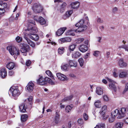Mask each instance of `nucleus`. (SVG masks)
<instances>
[{"label": "nucleus", "instance_id": "47", "mask_svg": "<svg viewBox=\"0 0 128 128\" xmlns=\"http://www.w3.org/2000/svg\"><path fill=\"white\" fill-rule=\"evenodd\" d=\"M59 42L61 44L66 42L65 38H61L59 40Z\"/></svg>", "mask_w": 128, "mask_h": 128}, {"label": "nucleus", "instance_id": "41", "mask_svg": "<svg viewBox=\"0 0 128 128\" xmlns=\"http://www.w3.org/2000/svg\"><path fill=\"white\" fill-rule=\"evenodd\" d=\"M59 116L58 114H56L55 117V122L56 124H58L59 122Z\"/></svg>", "mask_w": 128, "mask_h": 128}, {"label": "nucleus", "instance_id": "11", "mask_svg": "<svg viewBox=\"0 0 128 128\" xmlns=\"http://www.w3.org/2000/svg\"><path fill=\"white\" fill-rule=\"evenodd\" d=\"M78 27V29L75 30L74 31L76 33L80 32L86 30L87 28V26L86 25L77 26Z\"/></svg>", "mask_w": 128, "mask_h": 128}, {"label": "nucleus", "instance_id": "19", "mask_svg": "<svg viewBox=\"0 0 128 128\" xmlns=\"http://www.w3.org/2000/svg\"><path fill=\"white\" fill-rule=\"evenodd\" d=\"M80 5V3L78 2H76L72 3L70 5L72 8L77 9Z\"/></svg>", "mask_w": 128, "mask_h": 128}, {"label": "nucleus", "instance_id": "54", "mask_svg": "<svg viewBox=\"0 0 128 128\" xmlns=\"http://www.w3.org/2000/svg\"><path fill=\"white\" fill-rule=\"evenodd\" d=\"M84 118L85 120H87L88 118V116L86 113L84 114Z\"/></svg>", "mask_w": 128, "mask_h": 128}, {"label": "nucleus", "instance_id": "4", "mask_svg": "<svg viewBox=\"0 0 128 128\" xmlns=\"http://www.w3.org/2000/svg\"><path fill=\"white\" fill-rule=\"evenodd\" d=\"M46 77L44 78L41 75L39 76L38 79L37 80V83L41 85H44L46 84L47 80H46Z\"/></svg>", "mask_w": 128, "mask_h": 128}, {"label": "nucleus", "instance_id": "42", "mask_svg": "<svg viewBox=\"0 0 128 128\" xmlns=\"http://www.w3.org/2000/svg\"><path fill=\"white\" fill-rule=\"evenodd\" d=\"M78 61L79 62L80 66L82 67L84 64V60L82 58H80L79 59Z\"/></svg>", "mask_w": 128, "mask_h": 128}, {"label": "nucleus", "instance_id": "1", "mask_svg": "<svg viewBox=\"0 0 128 128\" xmlns=\"http://www.w3.org/2000/svg\"><path fill=\"white\" fill-rule=\"evenodd\" d=\"M7 49L12 55L17 56L20 54L19 50L15 47L10 46L7 47Z\"/></svg>", "mask_w": 128, "mask_h": 128}, {"label": "nucleus", "instance_id": "6", "mask_svg": "<svg viewBox=\"0 0 128 128\" xmlns=\"http://www.w3.org/2000/svg\"><path fill=\"white\" fill-rule=\"evenodd\" d=\"M33 9L35 12L38 13L42 11V8L40 5L36 4H34Z\"/></svg>", "mask_w": 128, "mask_h": 128}, {"label": "nucleus", "instance_id": "30", "mask_svg": "<svg viewBox=\"0 0 128 128\" xmlns=\"http://www.w3.org/2000/svg\"><path fill=\"white\" fill-rule=\"evenodd\" d=\"M38 21L42 25H44L45 24L46 22L44 19L41 16H40L38 20Z\"/></svg>", "mask_w": 128, "mask_h": 128}, {"label": "nucleus", "instance_id": "9", "mask_svg": "<svg viewBox=\"0 0 128 128\" xmlns=\"http://www.w3.org/2000/svg\"><path fill=\"white\" fill-rule=\"evenodd\" d=\"M107 79L109 82H111L109 84V88L113 90L114 91H116V88L114 84V81L108 78H107Z\"/></svg>", "mask_w": 128, "mask_h": 128}, {"label": "nucleus", "instance_id": "56", "mask_svg": "<svg viewBox=\"0 0 128 128\" xmlns=\"http://www.w3.org/2000/svg\"><path fill=\"white\" fill-rule=\"evenodd\" d=\"M66 42H69L71 41V39L69 38H65Z\"/></svg>", "mask_w": 128, "mask_h": 128}, {"label": "nucleus", "instance_id": "39", "mask_svg": "<svg viewBox=\"0 0 128 128\" xmlns=\"http://www.w3.org/2000/svg\"><path fill=\"white\" fill-rule=\"evenodd\" d=\"M101 102L100 100H98L94 102L95 106L97 108H100L101 106L100 104Z\"/></svg>", "mask_w": 128, "mask_h": 128}, {"label": "nucleus", "instance_id": "40", "mask_svg": "<svg viewBox=\"0 0 128 128\" xmlns=\"http://www.w3.org/2000/svg\"><path fill=\"white\" fill-rule=\"evenodd\" d=\"M46 79L47 80V82H48L50 84L52 85H54L55 84V82L53 81L50 78L48 77H46Z\"/></svg>", "mask_w": 128, "mask_h": 128}, {"label": "nucleus", "instance_id": "64", "mask_svg": "<svg viewBox=\"0 0 128 128\" xmlns=\"http://www.w3.org/2000/svg\"><path fill=\"white\" fill-rule=\"evenodd\" d=\"M126 46L125 45H123L119 47V48H123L125 50V48L126 47Z\"/></svg>", "mask_w": 128, "mask_h": 128}, {"label": "nucleus", "instance_id": "37", "mask_svg": "<svg viewBox=\"0 0 128 128\" xmlns=\"http://www.w3.org/2000/svg\"><path fill=\"white\" fill-rule=\"evenodd\" d=\"M46 73L50 77L52 78H53L54 80L52 73L50 70H47L46 72Z\"/></svg>", "mask_w": 128, "mask_h": 128}, {"label": "nucleus", "instance_id": "24", "mask_svg": "<svg viewBox=\"0 0 128 128\" xmlns=\"http://www.w3.org/2000/svg\"><path fill=\"white\" fill-rule=\"evenodd\" d=\"M81 55L80 53L78 51H74L72 54V57L74 58H78Z\"/></svg>", "mask_w": 128, "mask_h": 128}, {"label": "nucleus", "instance_id": "32", "mask_svg": "<svg viewBox=\"0 0 128 128\" xmlns=\"http://www.w3.org/2000/svg\"><path fill=\"white\" fill-rule=\"evenodd\" d=\"M73 107V105L72 104L67 106L66 108V111L68 112H69L71 111Z\"/></svg>", "mask_w": 128, "mask_h": 128}, {"label": "nucleus", "instance_id": "17", "mask_svg": "<svg viewBox=\"0 0 128 128\" xmlns=\"http://www.w3.org/2000/svg\"><path fill=\"white\" fill-rule=\"evenodd\" d=\"M0 76L2 78H5L7 75V71L4 68H2L0 70Z\"/></svg>", "mask_w": 128, "mask_h": 128}, {"label": "nucleus", "instance_id": "23", "mask_svg": "<svg viewBox=\"0 0 128 128\" xmlns=\"http://www.w3.org/2000/svg\"><path fill=\"white\" fill-rule=\"evenodd\" d=\"M128 74L127 71H124L120 72L119 74V77L120 78H124L126 77Z\"/></svg>", "mask_w": 128, "mask_h": 128}, {"label": "nucleus", "instance_id": "60", "mask_svg": "<svg viewBox=\"0 0 128 128\" xmlns=\"http://www.w3.org/2000/svg\"><path fill=\"white\" fill-rule=\"evenodd\" d=\"M116 70H115L113 72V76L114 77L116 78L118 76V74L115 72Z\"/></svg>", "mask_w": 128, "mask_h": 128}, {"label": "nucleus", "instance_id": "38", "mask_svg": "<svg viewBox=\"0 0 128 128\" xmlns=\"http://www.w3.org/2000/svg\"><path fill=\"white\" fill-rule=\"evenodd\" d=\"M73 97V96L71 95L65 98L62 100V102H63L72 99Z\"/></svg>", "mask_w": 128, "mask_h": 128}, {"label": "nucleus", "instance_id": "20", "mask_svg": "<svg viewBox=\"0 0 128 128\" xmlns=\"http://www.w3.org/2000/svg\"><path fill=\"white\" fill-rule=\"evenodd\" d=\"M26 108L25 106V104L24 103L22 104L19 106L20 111L22 112H26Z\"/></svg>", "mask_w": 128, "mask_h": 128}, {"label": "nucleus", "instance_id": "10", "mask_svg": "<svg viewBox=\"0 0 128 128\" xmlns=\"http://www.w3.org/2000/svg\"><path fill=\"white\" fill-rule=\"evenodd\" d=\"M118 65L121 68H124L127 66V64L124 62V59L122 58L120 59L118 61Z\"/></svg>", "mask_w": 128, "mask_h": 128}, {"label": "nucleus", "instance_id": "21", "mask_svg": "<svg viewBox=\"0 0 128 128\" xmlns=\"http://www.w3.org/2000/svg\"><path fill=\"white\" fill-rule=\"evenodd\" d=\"M119 110H118L117 109H116L112 112L111 114L112 116L115 117L116 116H117V118L119 119L118 117L119 116Z\"/></svg>", "mask_w": 128, "mask_h": 128}, {"label": "nucleus", "instance_id": "15", "mask_svg": "<svg viewBox=\"0 0 128 128\" xmlns=\"http://www.w3.org/2000/svg\"><path fill=\"white\" fill-rule=\"evenodd\" d=\"M24 38L26 40L28 44L32 48H34L35 46V43L28 38L26 36H24Z\"/></svg>", "mask_w": 128, "mask_h": 128}, {"label": "nucleus", "instance_id": "14", "mask_svg": "<svg viewBox=\"0 0 128 128\" xmlns=\"http://www.w3.org/2000/svg\"><path fill=\"white\" fill-rule=\"evenodd\" d=\"M107 106L104 105L102 106L100 111L99 112V113L101 116L104 115L106 111Z\"/></svg>", "mask_w": 128, "mask_h": 128}, {"label": "nucleus", "instance_id": "16", "mask_svg": "<svg viewBox=\"0 0 128 128\" xmlns=\"http://www.w3.org/2000/svg\"><path fill=\"white\" fill-rule=\"evenodd\" d=\"M66 27H63L58 29L56 32V34L59 36L62 35L66 29Z\"/></svg>", "mask_w": 128, "mask_h": 128}, {"label": "nucleus", "instance_id": "29", "mask_svg": "<svg viewBox=\"0 0 128 128\" xmlns=\"http://www.w3.org/2000/svg\"><path fill=\"white\" fill-rule=\"evenodd\" d=\"M28 118V115L26 114H23L22 115L21 117V120L22 122H24L26 121L27 119Z\"/></svg>", "mask_w": 128, "mask_h": 128}, {"label": "nucleus", "instance_id": "44", "mask_svg": "<svg viewBox=\"0 0 128 128\" xmlns=\"http://www.w3.org/2000/svg\"><path fill=\"white\" fill-rule=\"evenodd\" d=\"M78 125L81 126L84 124L83 120L82 118H79L78 120Z\"/></svg>", "mask_w": 128, "mask_h": 128}, {"label": "nucleus", "instance_id": "45", "mask_svg": "<svg viewBox=\"0 0 128 128\" xmlns=\"http://www.w3.org/2000/svg\"><path fill=\"white\" fill-rule=\"evenodd\" d=\"M94 128H99V126L98 125H96ZM99 128H105V124L104 123H101L100 125Z\"/></svg>", "mask_w": 128, "mask_h": 128}, {"label": "nucleus", "instance_id": "28", "mask_svg": "<svg viewBox=\"0 0 128 128\" xmlns=\"http://www.w3.org/2000/svg\"><path fill=\"white\" fill-rule=\"evenodd\" d=\"M76 44H72L69 46L68 49L70 50L73 51L74 50V49L76 47Z\"/></svg>", "mask_w": 128, "mask_h": 128}, {"label": "nucleus", "instance_id": "59", "mask_svg": "<svg viewBox=\"0 0 128 128\" xmlns=\"http://www.w3.org/2000/svg\"><path fill=\"white\" fill-rule=\"evenodd\" d=\"M31 64V62L30 60H28L26 62V64L27 66H29Z\"/></svg>", "mask_w": 128, "mask_h": 128}, {"label": "nucleus", "instance_id": "50", "mask_svg": "<svg viewBox=\"0 0 128 128\" xmlns=\"http://www.w3.org/2000/svg\"><path fill=\"white\" fill-rule=\"evenodd\" d=\"M5 10L3 8H0V15L3 16L5 12Z\"/></svg>", "mask_w": 128, "mask_h": 128}, {"label": "nucleus", "instance_id": "34", "mask_svg": "<svg viewBox=\"0 0 128 128\" xmlns=\"http://www.w3.org/2000/svg\"><path fill=\"white\" fill-rule=\"evenodd\" d=\"M28 30L30 31L31 30V31L33 33H35L37 31V29L36 27H30V26L28 27Z\"/></svg>", "mask_w": 128, "mask_h": 128}, {"label": "nucleus", "instance_id": "36", "mask_svg": "<svg viewBox=\"0 0 128 128\" xmlns=\"http://www.w3.org/2000/svg\"><path fill=\"white\" fill-rule=\"evenodd\" d=\"M84 22V20L83 19H81L79 22L76 24V26H83Z\"/></svg>", "mask_w": 128, "mask_h": 128}, {"label": "nucleus", "instance_id": "7", "mask_svg": "<svg viewBox=\"0 0 128 128\" xmlns=\"http://www.w3.org/2000/svg\"><path fill=\"white\" fill-rule=\"evenodd\" d=\"M27 34L25 36H28L30 38L35 41H38L39 39V36L37 34H34L32 33H30Z\"/></svg>", "mask_w": 128, "mask_h": 128}, {"label": "nucleus", "instance_id": "58", "mask_svg": "<svg viewBox=\"0 0 128 128\" xmlns=\"http://www.w3.org/2000/svg\"><path fill=\"white\" fill-rule=\"evenodd\" d=\"M103 98L104 100L106 101H108V98L106 95H104L103 97Z\"/></svg>", "mask_w": 128, "mask_h": 128}, {"label": "nucleus", "instance_id": "2", "mask_svg": "<svg viewBox=\"0 0 128 128\" xmlns=\"http://www.w3.org/2000/svg\"><path fill=\"white\" fill-rule=\"evenodd\" d=\"M18 86H13L10 88V89L8 93L9 94H12L14 96H18L19 95V92Z\"/></svg>", "mask_w": 128, "mask_h": 128}, {"label": "nucleus", "instance_id": "62", "mask_svg": "<svg viewBox=\"0 0 128 128\" xmlns=\"http://www.w3.org/2000/svg\"><path fill=\"white\" fill-rule=\"evenodd\" d=\"M14 72L13 71H11L9 72V75L10 76H12L14 74Z\"/></svg>", "mask_w": 128, "mask_h": 128}, {"label": "nucleus", "instance_id": "49", "mask_svg": "<svg viewBox=\"0 0 128 128\" xmlns=\"http://www.w3.org/2000/svg\"><path fill=\"white\" fill-rule=\"evenodd\" d=\"M128 91V82L126 83V84L125 88L123 91V93H125L127 91Z\"/></svg>", "mask_w": 128, "mask_h": 128}, {"label": "nucleus", "instance_id": "48", "mask_svg": "<svg viewBox=\"0 0 128 128\" xmlns=\"http://www.w3.org/2000/svg\"><path fill=\"white\" fill-rule=\"evenodd\" d=\"M16 40L17 42H21L22 40V39L21 37H20L19 36H17L16 38Z\"/></svg>", "mask_w": 128, "mask_h": 128}, {"label": "nucleus", "instance_id": "57", "mask_svg": "<svg viewBox=\"0 0 128 128\" xmlns=\"http://www.w3.org/2000/svg\"><path fill=\"white\" fill-rule=\"evenodd\" d=\"M97 22L99 23H102L103 22V20L100 18H98L97 20Z\"/></svg>", "mask_w": 128, "mask_h": 128}, {"label": "nucleus", "instance_id": "22", "mask_svg": "<svg viewBox=\"0 0 128 128\" xmlns=\"http://www.w3.org/2000/svg\"><path fill=\"white\" fill-rule=\"evenodd\" d=\"M15 66V65L13 62H9L6 64V67L10 70L12 69Z\"/></svg>", "mask_w": 128, "mask_h": 128}, {"label": "nucleus", "instance_id": "27", "mask_svg": "<svg viewBox=\"0 0 128 128\" xmlns=\"http://www.w3.org/2000/svg\"><path fill=\"white\" fill-rule=\"evenodd\" d=\"M123 124L122 122H118L114 125V128H122Z\"/></svg>", "mask_w": 128, "mask_h": 128}, {"label": "nucleus", "instance_id": "26", "mask_svg": "<svg viewBox=\"0 0 128 128\" xmlns=\"http://www.w3.org/2000/svg\"><path fill=\"white\" fill-rule=\"evenodd\" d=\"M68 63L70 67L73 66L75 67H76L77 66V63L72 60H70L69 61Z\"/></svg>", "mask_w": 128, "mask_h": 128}, {"label": "nucleus", "instance_id": "8", "mask_svg": "<svg viewBox=\"0 0 128 128\" xmlns=\"http://www.w3.org/2000/svg\"><path fill=\"white\" fill-rule=\"evenodd\" d=\"M56 76L58 79L64 81L68 80V78L65 75L60 73H58L56 74Z\"/></svg>", "mask_w": 128, "mask_h": 128}, {"label": "nucleus", "instance_id": "33", "mask_svg": "<svg viewBox=\"0 0 128 128\" xmlns=\"http://www.w3.org/2000/svg\"><path fill=\"white\" fill-rule=\"evenodd\" d=\"M61 68L64 70H68L69 68V66L67 64H64L61 66Z\"/></svg>", "mask_w": 128, "mask_h": 128}, {"label": "nucleus", "instance_id": "51", "mask_svg": "<svg viewBox=\"0 0 128 128\" xmlns=\"http://www.w3.org/2000/svg\"><path fill=\"white\" fill-rule=\"evenodd\" d=\"M115 120V117L114 116H112V117L110 118L109 119V122H113Z\"/></svg>", "mask_w": 128, "mask_h": 128}, {"label": "nucleus", "instance_id": "61", "mask_svg": "<svg viewBox=\"0 0 128 128\" xmlns=\"http://www.w3.org/2000/svg\"><path fill=\"white\" fill-rule=\"evenodd\" d=\"M78 42L80 43L82 42L84 40L83 38H79L78 39Z\"/></svg>", "mask_w": 128, "mask_h": 128}, {"label": "nucleus", "instance_id": "52", "mask_svg": "<svg viewBox=\"0 0 128 128\" xmlns=\"http://www.w3.org/2000/svg\"><path fill=\"white\" fill-rule=\"evenodd\" d=\"M118 10V8L116 7H115L114 8H113L112 10V12L114 13H115Z\"/></svg>", "mask_w": 128, "mask_h": 128}, {"label": "nucleus", "instance_id": "46", "mask_svg": "<svg viewBox=\"0 0 128 128\" xmlns=\"http://www.w3.org/2000/svg\"><path fill=\"white\" fill-rule=\"evenodd\" d=\"M1 8H3L4 9L6 8L7 6V4L5 3H3L2 2V3L1 4Z\"/></svg>", "mask_w": 128, "mask_h": 128}, {"label": "nucleus", "instance_id": "13", "mask_svg": "<svg viewBox=\"0 0 128 128\" xmlns=\"http://www.w3.org/2000/svg\"><path fill=\"white\" fill-rule=\"evenodd\" d=\"M79 49L81 52H85L88 50V48L86 45L82 44L80 45Z\"/></svg>", "mask_w": 128, "mask_h": 128}, {"label": "nucleus", "instance_id": "3", "mask_svg": "<svg viewBox=\"0 0 128 128\" xmlns=\"http://www.w3.org/2000/svg\"><path fill=\"white\" fill-rule=\"evenodd\" d=\"M29 50V46L26 44H24L20 49L21 54L24 56H26Z\"/></svg>", "mask_w": 128, "mask_h": 128}, {"label": "nucleus", "instance_id": "25", "mask_svg": "<svg viewBox=\"0 0 128 128\" xmlns=\"http://www.w3.org/2000/svg\"><path fill=\"white\" fill-rule=\"evenodd\" d=\"M96 92L98 94L101 95L102 94L103 91L101 88L98 87L96 89Z\"/></svg>", "mask_w": 128, "mask_h": 128}, {"label": "nucleus", "instance_id": "12", "mask_svg": "<svg viewBox=\"0 0 128 128\" xmlns=\"http://www.w3.org/2000/svg\"><path fill=\"white\" fill-rule=\"evenodd\" d=\"M34 86V84L33 82H29L26 86L28 90L30 92H31L33 90Z\"/></svg>", "mask_w": 128, "mask_h": 128}, {"label": "nucleus", "instance_id": "18", "mask_svg": "<svg viewBox=\"0 0 128 128\" xmlns=\"http://www.w3.org/2000/svg\"><path fill=\"white\" fill-rule=\"evenodd\" d=\"M67 5L66 3L64 2L60 5L59 9L61 13L63 12L64 11Z\"/></svg>", "mask_w": 128, "mask_h": 128}, {"label": "nucleus", "instance_id": "5", "mask_svg": "<svg viewBox=\"0 0 128 128\" xmlns=\"http://www.w3.org/2000/svg\"><path fill=\"white\" fill-rule=\"evenodd\" d=\"M120 114L118 117L119 118L122 119L125 117L126 114V108H122L120 109Z\"/></svg>", "mask_w": 128, "mask_h": 128}, {"label": "nucleus", "instance_id": "31", "mask_svg": "<svg viewBox=\"0 0 128 128\" xmlns=\"http://www.w3.org/2000/svg\"><path fill=\"white\" fill-rule=\"evenodd\" d=\"M72 12V10H70L67 12L64 16H64H66V18L69 17L71 15Z\"/></svg>", "mask_w": 128, "mask_h": 128}, {"label": "nucleus", "instance_id": "55", "mask_svg": "<svg viewBox=\"0 0 128 128\" xmlns=\"http://www.w3.org/2000/svg\"><path fill=\"white\" fill-rule=\"evenodd\" d=\"M28 22L31 24H32L35 25V22L34 21L30 20H28Z\"/></svg>", "mask_w": 128, "mask_h": 128}, {"label": "nucleus", "instance_id": "35", "mask_svg": "<svg viewBox=\"0 0 128 128\" xmlns=\"http://www.w3.org/2000/svg\"><path fill=\"white\" fill-rule=\"evenodd\" d=\"M64 50V47H60L58 49V52L59 54L61 55L63 54Z\"/></svg>", "mask_w": 128, "mask_h": 128}, {"label": "nucleus", "instance_id": "43", "mask_svg": "<svg viewBox=\"0 0 128 128\" xmlns=\"http://www.w3.org/2000/svg\"><path fill=\"white\" fill-rule=\"evenodd\" d=\"M72 30H70L68 31L66 33V35H72L74 36L75 35L74 33L73 32Z\"/></svg>", "mask_w": 128, "mask_h": 128}, {"label": "nucleus", "instance_id": "63", "mask_svg": "<svg viewBox=\"0 0 128 128\" xmlns=\"http://www.w3.org/2000/svg\"><path fill=\"white\" fill-rule=\"evenodd\" d=\"M123 121L126 123L128 124V117L125 118L124 119Z\"/></svg>", "mask_w": 128, "mask_h": 128}, {"label": "nucleus", "instance_id": "53", "mask_svg": "<svg viewBox=\"0 0 128 128\" xmlns=\"http://www.w3.org/2000/svg\"><path fill=\"white\" fill-rule=\"evenodd\" d=\"M100 52L98 51H95L94 52V53L93 54V55L96 56H98V54Z\"/></svg>", "mask_w": 128, "mask_h": 128}]
</instances>
